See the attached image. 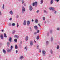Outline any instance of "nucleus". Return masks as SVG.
<instances>
[{
	"label": "nucleus",
	"mask_w": 60,
	"mask_h": 60,
	"mask_svg": "<svg viewBox=\"0 0 60 60\" xmlns=\"http://www.w3.org/2000/svg\"><path fill=\"white\" fill-rule=\"evenodd\" d=\"M54 2V0H51L50 1V4H52Z\"/></svg>",
	"instance_id": "10"
},
{
	"label": "nucleus",
	"mask_w": 60,
	"mask_h": 60,
	"mask_svg": "<svg viewBox=\"0 0 60 60\" xmlns=\"http://www.w3.org/2000/svg\"><path fill=\"white\" fill-rule=\"evenodd\" d=\"M35 34H37V32H35L34 33Z\"/></svg>",
	"instance_id": "51"
},
{
	"label": "nucleus",
	"mask_w": 60,
	"mask_h": 60,
	"mask_svg": "<svg viewBox=\"0 0 60 60\" xmlns=\"http://www.w3.org/2000/svg\"><path fill=\"white\" fill-rule=\"evenodd\" d=\"M60 29V28H58L57 29V30H59Z\"/></svg>",
	"instance_id": "38"
},
{
	"label": "nucleus",
	"mask_w": 60,
	"mask_h": 60,
	"mask_svg": "<svg viewBox=\"0 0 60 60\" xmlns=\"http://www.w3.org/2000/svg\"><path fill=\"white\" fill-rule=\"evenodd\" d=\"M0 38L2 40L4 39V37H3V35L2 34L1 35Z\"/></svg>",
	"instance_id": "17"
},
{
	"label": "nucleus",
	"mask_w": 60,
	"mask_h": 60,
	"mask_svg": "<svg viewBox=\"0 0 60 60\" xmlns=\"http://www.w3.org/2000/svg\"><path fill=\"white\" fill-rule=\"evenodd\" d=\"M41 49H40L39 50V53H41Z\"/></svg>",
	"instance_id": "36"
},
{
	"label": "nucleus",
	"mask_w": 60,
	"mask_h": 60,
	"mask_svg": "<svg viewBox=\"0 0 60 60\" xmlns=\"http://www.w3.org/2000/svg\"><path fill=\"white\" fill-rule=\"evenodd\" d=\"M24 6H26V4H24Z\"/></svg>",
	"instance_id": "47"
},
{
	"label": "nucleus",
	"mask_w": 60,
	"mask_h": 60,
	"mask_svg": "<svg viewBox=\"0 0 60 60\" xmlns=\"http://www.w3.org/2000/svg\"><path fill=\"white\" fill-rule=\"evenodd\" d=\"M44 12L45 13V12H46V10H44Z\"/></svg>",
	"instance_id": "40"
},
{
	"label": "nucleus",
	"mask_w": 60,
	"mask_h": 60,
	"mask_svg": "<svg viewBox=\"0 0 60 60\" xmlns=\"http://www.w3.org/2000/svg\"><path fill=\"white\" fill-rule=\"evenodd\" d=\"M39 11V10H37L36 11V13H38Z\"/></svg>",
	"instance_id": "42"
},
{
	"label": "nucleus",
	"mask_w": 60,
	"mask_h": 60,
	"mask_svg": "<svg viewBox=\"0 0 60 60\" xmlns=\"http://www.w3.org/2000/svg\"><path fill=\"white\" fill-rule=\"evenodd\" d=\"M51 41H53V38L51 37Z\"/></svg>",
	"instance_id": "33"
},
{
	"label": "nucleus",
	"mask_w": 60,
	"mask_h": 60,
	"mask_svg": "<svg viewBox=\"0 0 60 60\" xmlns=\"http://www.w3.org/2000/svg\"><path fill=\"white\" fill-rule=\"evenodd\" d=\"M49 44V41H46V45H48Z\"/></svg>",
	"instance_id": "31"
},
{
	"label": "nucleus",
	"mask_w": 60,
	"mask_h": 60,
	"mask_svg": "<svg viewBox=\"0 0 60 60\" xmlns=\"http://www.w3.org/2000/svg\"><path fill=\"white\" fill-rule=\"evenodd\" d=\"M34 28H35V29L36 30H37L38 29V27H37V26H35L34 27Z\"/></svg>",
	"instance_id": "18"
},
{
	"label": "nucleus",
	"mask_w": 60,
	"mask_h": 60,
	"mask_svg": "<svg viewBox=\"0 0 60 60\" xmlns=\"http://www.w3.org/2000/svg\"><path fill=\"white\" fill-rule=\"evenodd\" d=\"M3 53H4L5 54L6 53V51L5 50H4V49H3Z\"/></svg>",
	"instance_id": "11"
},
{
	"label": "nucleus",
	"mask_w": 60,
	"mask_h": 60,
	"mask_svg": "<svg viewBox=\"0 0 60 60\" xmlns=\"http://www.w3.org/2000/svg\"><path fill=\"white\" fill-rule=\"evenodd\" d=\"M9 13L10 14H11V15H13V13L12 11L11 10L9 12Z\"/></svg>",
	"instance_id": "7"
},
{
	"label": "nucleus",
	"mask_w": 60,
	"mask_h": 60,
	"mask_svg": "<svg viewBox=\"0 0 60 60\" xmlns=\"http://www.w3.org/2000/svg\"><path fill=\"white\" fill-rule=\"evenodd\" d=\"M26 20H24V22L23 24L24 25V26H25L26 25Z\"/></svg>",
	"instance_id": "15"
},
{
	"label": "nucleus",
	"mask_w": 60,
	"mask_h": 60,
	"mask_svg": "<svg viewBox=\"0 0 60 60\" xmlns=\"http://www.w3.org/2000/svg\"><path fill=\"white\" fill-rule=\"evenodd\" d=\"M55 1H56V2H59V0H54Z\"/></svg>",
	"instance_id": "39"
},
{
	"label": "nucleus",
	"mask_w": 60,
	"mask_h": 60,
	"mask_svg": "<svg viewBox=\"0 0 60 60\" xmlns=\"http://www.w3.org/2000/svg\"><path fill=\"white\" fill-rule=\"evenodd\" d=\"M26 11V9L24 7V6H22V13H25V11Z\"/></svg>",
	"instance_id": "2"
},
{
	"label": "nucleus",
	"mask_w": 60,
	"mask_h": 60,
	"mask_svg": "<svg viewBox=\"0 0 60 60\" xmlns=\"http://www.w3.org/2000/svg\"><path fill=\"white\" fill-rule=\"evenodd\" d=\"M43 2V0H41L40 1V4H42Z\"/></svg>",
	"instance_id": "20"
},
{
	"label": "nucleus",
	"mask_w": 60,
	"mask_h": 60,
	"mask_svg": "<svg viewBox=\"0 0 60 60\" xmlns=\"http://www.w3.org/2000/svg\"><path fill=\"white\" fill-rule=\"evenodd\" d=\"M14 38H17V39H18V38H19V36L15 35L14 36Z\"/></svg>",
	"instance_id": "8"
},
{
	"label": "nucleus",
	"mask_w": 60,
	"mask_h": 60,
	"mask_svg": "<svg viewBox=\"0 0 60 60\" xmlns=\"http://www.w3.org/2000/svg\"><path fill=\"white\" fill-rule=\"evenodd\" d=\"M16 53H18V51L17 50H16Z\"/></svg>",
	"instance_id": "48"
},
{
	"label": "nucleus",
	"mask_w": 60,
	"mask_h": 60,
	"mask_svg": "<svg viewBox=\"0 0 60 60\" xmlns=\"http://www.w3.org/2000/svg\"><path fill=\"white\" fill-rule=\"evenodd\" d=\"M59 46L57 45V49H59Z\"/></svg>",
	"instance_id": "34"
},
{
	"label": "nucleus",
	"mask_w": 60,
	"mask_h": 60,
	"mask_svg": "<svg viewBox=\"0 0 60 60\" xmlns=\"http://www.w3.org/2000/svg\"><path fill=\"white\" fill-rule=\"evenodd\" d=\"M39 32H40V31L39 30H38L37 31V33H39Z\"/></svg>",
	"instance_id": "43"
},
{
	"label": "nucleus",
	"mask_w": 60,
	"mask_h": 60,
	"mask_svg": "<svg viewBox=\"0 0 60 60\" xmlns=\"http://www.w3.org/2000/svg\"><path fill=\"white\" fill-rule=\"evenodd\" d=\"M38 26H39L40 27H41V25H40V24L39 23L38 24Z\"/></svg>",
	"instance_id": "50"
},
{
	"label": "nucleus",
	"mask_w": 60,
	"mask_h": 60,
	"mask_svg": "<svg viewBox=\"0 0 60 60\" xmlns=\"http://www.w3.org/2000/svg\"><path fill=\"white\" fill-rule=\"evenodd\" d=\"M30 45L31 46H32L33 45V41H31L30 42Z\"/></svg>",
	"instance_id": "9"
},
{
	"label": "nucleus",
	"mask_w": 60,
	"mask_h": 60,
	"mask_svg": "<svg viewBox=\"0 0 60 60\" xmlns=\"http://www.w3.org/2000/svg\"><path fill=\"white\" fill-rule=\"evenodd\" d=\"M10 43L9 42H8L7 44V45L8 47H10Z\"/></svg>",
	"instance_id": "12"
},
{
	"label": "nucleus",
	"mask_w": 60,
	"mask_h": 60,
	"mask_svg": "<svg viewBox=\"0 0 60 60\" xmlns=\"http://www.w3.org/2000/svg\"><path fill=\"white\" fill-rule=\"evenodd\" d=\"M37 48L38 49H39V45H37Z\"/></svg>",
	"instance_id": "35"
},
{
	"label": "nucleus",
	"mask_w": 60,
	"mask_h": 60,
	"mask_svg": "<svg viewBox=\"0 0 60 60\" xmlns=\"http://www.w3.org/2000/svg\"><path fill=\"white\" fill-rule=\"evenodd\" d=\"M37 2L36 1L35 2L33 3L32 6H35V7H37Z\"/></svg>",
	"instance_id": "3"
},
{
	"label": "nucleus",
	"mask_w": 60,
	"mask_h": 60,
	"mask_svg": "<svg viewBox=\"0 0 60 60\" xmlns=\"http://www.w3.org/2000/svg\"><path fill=\"white\" fill-rule=\"evenodd\" d=\"M27 26H29V24H30V21H27Z\"/></svg>",
	"instance_id": "14"
},
{
	"label": "nucleus",
	"mask_w": 60,
	"mask_h": 60,
	"mask_svg": "<svg viewBox=\"0 0 60 60\" xmlns=\"http://www.w3.org/2000/svg\"><path fill=\"white\" fill-rule=\"evenodd\" d=\"M47 35H49V33L48 32L47 33Z\"/></svg>",
	"instance_id": "53"
},
{
	"label": "nucleus",
	"mask_w": 60,
	"mask_h": 60,
	"mask_svg": "<svg viewBox=\"0 0 60 60\" xmlns=\"http://www.w3.org/2000/svg\"><path fill=\"white\" fill-rule=\"evenodd\" d=\"M9 26H11V23H9Z\"/></svg>",
	"instance_id": "56"
},
{
	"label": "nucleus",
	"mask_w": 60,
	"mask_h": 60,
	"mask_svg": "<svg viewBox=\"0 0 60 60\" xmlns=\"http://www.w3.org/2000/svg\"><path fill=\"white\" fill-rule=\"evenodd\" d=\"M50 52L51 54H53V52L52 50H50Z\"/></svg>",
	"instance_id": "23"
},
{
	"label": "nucleus",
	"mask_w": 60,
	"mask_h": 60,
	"mask_svg": "<svg viewBox=\"0 0 60 60\" xmlns=\"http://www.w3.org/2000/svg\"><path fill=\"white\" fill-rule=\"evenodd\" d=\"M49 9H50V10H52L53 11H55V8L54 7L49 8Z\"/></svg>",
	"instance_id": "5"
},
{
	"label": "nucleus",
	"mask_w": 60,
	"mask_h": 60,
	"mask_svg": "<svg viewBox=\"0 0 60 60\" xmlns=\"http://www.w3.org/2000/svg\"><path fill=\"white\" fill-rule=\"evenodd\" d=\"M59 58H60V56H59Z\"/></svg>",
	"instance_id": "64"
},
{
	"label": "nucleus",
	"mask_w": 60,
	"mask_h": 60,
	"mask_svg": "<svg viewBox=\"0 0 60 60\" xmlns=\"http://www.w3.org/2000/svg\"><path fill=\"white\" fill-rule=\"evenodd\" d=\"M23 58H24V57H23V56H22L20 57V59H22Z\"/></svg>",
	"instance_id": "24"
},
{
	"label": "nucleus",
	"mask_w": 60,
	"mask_h": 60,
	"mask_svg": "<svg viewBox=\"0 0 60 60\" xmlns=\"http://www.w3.org/2000/svg\"><path fill=\"white\" fill-rule=\"evenodd\" d=\"M34 42L36 43V41H34Z\"/></svg>",
	"instance_id": "62"
},
{
	"label": "nucleus",
	"mask_w": 60,
	"mask_h": 60,
	"mask_svg": "<svg viewBox=\"0 0 60 60\" xmlns=\"http://www.w3.org/2000/svg\"><path fill=\"white\" fill-rule=\"evenodd\" d=\"M30 31H31V32L32 31V29H30Z\"/></svg>",
	"instance_id": "57"
},
{
	"label": "nucleus",
	"mask_w": 60,
	"mask_h": 60,
	"mask_svg": "<svg viewBox=\"0 0 60 60\" xmlns=\"http://www.w3.org/2000/svg\"><path fill=\"white\" fill-rule=\"evenodd\" d=\"M12 26H15V24L14 23H13L12 24Z\"/></svg>",
	"instance_id": "30"
},
{
	"label": "nucleus",
	"mask_w": 60,
	"mask_h": 60,
	"mask_svg": "<svg viewBox=\"0 0 60 60\" xmlns=\"http://www.w3.org/2000/svg\"><path fill=\"white\" fill-rule=\"evenodd\" d=\"M19 1H21V0H19Z\"/></svg>",
	"instance_id": "61"
},
{
	"label": "nucleus",
	"mask_w": 60,
	"mask_h": 60,
	"mask_svg": "<svg viewBox=\"0 0 60 60\" xmlns=\"http://www.w3.org/2000/svg\"><path fill=\"white\" fill-rule=\"evenodd\" d=\"M29 10L30 11H32L33 10V7H32L31 6H30L29 7Z\"/></svg>",
	"instance_id": "6"
},
{
	"label": "nucleus",
	"mask_w": 60,
	"mask_h": 60,
	"mask_svg": "<svg viewBox=\"0 0 60 60\" xmlns=\"http://www.w3.org/2000/svg\"><path fill=\"white\" fill-rule=\"evenodd\" d=\"M46 52L45 51L43 50L42 52V54L43 56H45Z\"/></svg>",
	"instance_id": "4"
},
{
	"label": "nucleus",
	"mask_w": 60,
	"mask_h": 60,
	"mask_svg": "<svg viewBox=\"0 0 60 60\" xmlns=\"http://www.w3.org/2000/svg\"><path fill=\"white\" fill-rule=\"evenodd\" d=\"M2 15V13H1V12L0 11V15Z\"/></svg>",
	"instance_id": "46"
},
{
	"label": "nucleus",
	"mask_w": 60,
	"mask_h": 60,
	"mask_svg": "<svg viewBox=\"0 0 60 60\" xmlns=\"http://www.w3.org/2000/svg\"><path fill=\"white\" fill-rule=\"evenodd\" d=\"M38 19H36L35 20V23H38Z\"/></svg>",
	"instance_id": "21"
},
{
	"label": "nucleus",
	"mask_w": 60,
	"mask_h": 60,
	"mask_svg": "<svg viewBox=\"0 0 60 60\" xmlns=\"http://www.w3.org/2000/svg\"><path fill=\"white\" fill-rule=\"evenodd\" d=\"M50 33H52V30H50Z\"/></svg>",
	"instance_id": "41"
},
{
	"label": "nucleus",
	"mask_w": 60,
	"mask_h": 60,
	"mask_svg": "<svg viewBox=\"0 0 60 60\" xmlns=\"http://www.w3.org/2000/svg\"><path fill=\"white\" fill-rule=\"evenodd\" d=\"M11 40H12V38L11 37H10L9 38V41L10 42H11L12 41Z\"/></svg>",
	"instance_id": "16"
},
{
	"label": "nucleus",
	"mask_w": 60,
	"mask_h": 60,
	"mask_svg": "<svg viewBox=\"0 0 60 60\" xmlns=\"http://www.w3.org/2000/svg\"><path fill=\"white\" fill-rule=\"evenodd\" d=\"M15 49H18V46H17V45H15Z\"/></svg>",
	"instance_id": "19"
},
{
	"label": "nucleus",
	"mask_w": 60,
	"mask_h": 60,
	"mask_svg": "<svg viewBox=\"0 0 60 60\" xmlns=\"http://www.w3.org/2000/svg\"><path fill=\"white\" fill-rule=\"evenodd\" d=\"M19 16H18V15H17L16 16L17 18H19Z\"/></svg>",
	"instance_id": "45"
},
{
	"label": "nucleus",
	"mask_w": 60,
	"mask_h": 60,
	"mask_svg": "<svg viewBox=\"0 0 60 60\" xmlns=\"http://www.w3.org/2000/svg\"><path fill=\"white\" fill-rule=\"evenodd\" d=\"M1 55H0V58H1Z\"/></svg>",
	"instance_id": "63"
},
{
	"label": "nucleus",
	"mask_w": 60,
	"mask_h": 60,
	"mask_svg": "<svg viewBox=\"0 0 60 60\" xmlns=\"http://www.w3.org/2000/svg\"><path fill=\"white\" fill-rule=\"evenodd\" d=\"M37 40H39V36L37 37Z\"/></svg>",
	"instance_id": "29"
},
{
	"label": "nucleus",
	"mask_w": 60,
	"mask_h": 60,
	"mask_svg": "<svg viewBox=\"0 0 60 60\" xmlns=\"http://www.w3.org/2000/svg\"><path fill=\"white\" fill-rule=\"evenodd\" d=\"M32 22H33V21H34V20L32 19Z\"/></svg>",
	"instance_id": "58"
},
{
	"label": "nucleus",
	"mask_w": 60,
	"mask_h": 60,
	"mask_svg": "<svg viewBox=\"0 0 60 60\" xmlns=\"http://www.w3.org/2000/svg\"><path fill=\"white\" fill-rule=\"evenodd\" d=\"M4 37H5V38H7V36L6 35V34L4 33Z\"/></svg>",
	"instance_id": "25"
},
{
	"label": "nucleus",
	"mask_w": 60,
	"mask_h": 60,
	"mask_svg": "<svg viewBox=\"0 0 60 60\" xmlns=\"http://www.w3.org/2000/svg\"><path fill=\"white\" fill-rule=\"evenodd\" d=\"M2 8L3 9H4V4H3Z\"/></svg>",
	"instance_id": "27"
},
{
	"label": "nucleus",
	"mask_w": 60,
	"mask_h": 60,
	"mask_svg": "<svg viewBox=\"0 0 60 60\" xmlns=\"http://www.w3.org/2000/svg\"><path fill=\"white\" fill-rule=\"evenodd\" d=\"M24 3V0H22V4H23Z\"/></svg>",
	"instance_id": "55"
},
{
	"label": "nucleus",
	"mask_w": 60,
	"mask_h": 60,
	"mask_svg": "<svg viewBox=\"0 0 60 60\" xmlns=\"http://www.w3.org/2000/svg\"><path fill=\"white\" fill-rule=\"evenodd\" d=\"M2 32H3V31H4V30H2Z\"/></svg>",
	"instance_id": "60"
},
{
	"label": "nucleus",
	"mask_w": 60,
	"mask_h": 60,
	"mask_svg": "<svg viewBox=\"0 0 60 60\" xmlns=\"http://www.w3.org/2000/svg\"><path fill=\"white\" fill-rule=\"evenodd\" d=\"M15 32H16V31H15V30H13V34H15Z\"/></svg>",
	"instance_id": "32"
},
{
	"label": "nucleus",
	"mask_w": 60,
	"mask_h": 60,
	"mask_svg": "<svg viewBox=\"0 0 60 60\" xmlns=\"http://www.w3.org/2000/svg\"><path fill=\"white\" fill-rule=\"evenodd\" d=\"M43 19L44 21L45 20V18L44 17H43Z\"/></svg>",
	"instance_id": "28"
},
{
	"label": "nucleus",
	"mask_w": 60,
	"mask_h": 60,
	"mask_svg": "<svg viewBox=\"0 0 60 60\" xmlns=\"http://www.w3.org/2000/svg\"><path fill=\"white\" fill-rule=\"evenodd\" d=\"M22 41H21L20 42V44H22Z\"/></svg>",
	"instance_id": "54"
},
{
	"label": "nucleus",
	"mask_w": 60,
	"mask_h": 60,
	"mask_svg": "<svg viewBox=\"0 0 60 60\" xmlns=\"http://www.w3.org/2000/svg\"><path fill=\"white\" fill-rule=\"evenodd\" d=\"M9 20H10V21H11V20H12V18H10L9 19Z\"/></svg>",
	"instance_id": "37"
},
{
	"label": "nucleus",
	"mask_w": 60,
	"mask_h": 60,
	"mask_svg": "<svg viewBox=\"0 0 60 60\" xmlns=\"http://www.w3.org/2000/svg\"><path fill=\"white\" fill-rule=\"evenodd\" d=\"M44 24H46V21H45L44 22Z\"/></svg>",
	"instance_id": "49"
},
{
	"label": "nucleus",
	"mask_w": 60,
	"mask_h": 60,
	"mask_svg": "<svg viewBox=\"0 0 60 60\" xmlns=\"http://www.w3.org/2000/svg\"><path fill=\"white\" fill-rule=\"evenodd\" d=\"M56 11H55V12H54V13H55V14H56Z\"/></svg>",
	"instance_id": "52"
},
{
	"label": "nucleus",
	"mask_w": 60,
	"mask_h": 60,
	"mask_svg": "<svg viewBox=\"0 0 60 60\" xmlns=\"http://www.w3.org/2000/svg\"><path fill=\"white\" fill-rule=\"evenodd\" d=\"M17 27H18L19 26V24H18V23H17Z\"/></svg>",
	"instance_id": "44"
},
{
	"label": "nucleus",
	"mask_w": 60,
	"mask_h": 60,
	"mask_svg": "<svg viewBox=\"0 0 60 60\" xmlns=\"http://www.w3.org/2000/svg\"><path fill=\"white\" fill-rule=\"evenodd\" d=\"M15 42H17V40L16 39H15L14 40Z\"/></svg>",
	"instance_id": "26"
},
{
	"label": "nucleus",
	"mask_w": 60,
	"mask_h": 60,
	"mask_svg": "<svg viewBox=\"0 0 60 60\" xmlns=\"http://www.w3.org/2000/svg\"><path fill=\"white\" fill-rule=\"evenodd\" d=\"M25 49L26 51H27V48L26 46L24 48Z\"/></svg>",
	"instance_id": "22"
},
{
	"label": "nucleus",
	"mask_w": 60,
	"mask_h": 60,
	"mask_svg": "<svg viewBox=\"0 0 60 60\" xmlns=\"http://www.w3.org/2000/svg\"><path fill=\"white\" fill-rule=\"evenodd\" d=\"M30 29H31L32 28H31V27H30Z\"/></svg>",
	"instance_id": "59"
},
{
	"label": "nucleus",
	"mask_w": 60,
	"mask_h": 60,
	"mask_svg": "<svg viewBox=\"0 0 60 60\" xmlns=\"http://www.w3.org/2000/svg\"><path fill=\"white\" fill-rule=\"evenodd\" d=\"M28 40V36H26L25 38V40L27 41Z\"/></svg>",
	"instance_id": "13"
},
{
	"label": "nucleus",
	"mask_w": 60,
	"mask_h": 60,
	"mask_svg": "<svg viewBox=\"0 0 60 60\" xmlns=\"http://www.w3.org/2000/svg\"><path fill=\"white\" fill-rule=\"evenodd\" d=\"M10 49H11L8 48L7 49V51L8 52H11V51H12V49H13V46L12 45L11 46Z\"/></svg>",
	"instance_id": "1"
}]
</instances>
